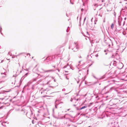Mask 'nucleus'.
I'll use <instances>...</instances> for the list:
<instances>
[{
  "label": "nucleus",
  "instance_id": "f257e3e1",
  "mask_svg": "<svg viewBox=\"0 0 127 127\" xmlns=\"http://www.w3.org/2000/svg\"><path fill=\"white\" fill-rule=\"evenodd\" d=\"M69 49H71L72 50L74 49L73 51L74 52L77 51L79 49L78 43L76 42H74L72 43L71 45L69 46Z\"/></svg>",
  "mask_w": 127,
  "mask_h": 127
},
{
  "label": "nucleus",
  "instance_id": "f03ea898",
  "mask_svg": "<svg viewBox=\"0 0 127 127\" xmlns=\"http://www.w3.org/2000/svg\"><path fill=\"white\" fill-rule=\"evenodd\" d=\"M50 90V89H49L48 88H46V89H44L42 90H41L39 91V92L41 94H43V95H44L43 97H51V96H48L47 95H45L46 94H48V91Z\"/></svg>",
  "mask_w": 127,
  "mask_h": 127
},
{
  "label": "nucleus",
  "instance_id": "7ed1b4c3",
  "mask_svg": "<svg viewBox=\"0 0 127 127\" xmlns=\"http://www.w3.org/2000/svg\"><path fill=\"white\" fill-rule=\"evenodd\" d=\"M67 120H68V121H70V119L68 118H66L64 120V123L65 125V126H67V127H69L70 126V125L68 124H67V122H65V121H66Z\"/></svg>",
  "mask_w": 127,
  "mask_h": 127
},
{
  "label": "nucleus",
  "instance_id": "20e7f679",
  "mask_svg": "<svg viewBox=\"0 0 127 127\" xmlns=\"http://www.w3.org/2000/svg\"><path fill=\"white\" fill-rule=\"evenodd\" d=\"M125 21H121L120 20L118 21L119 25L120 26H123L125 24Z\"/></svg>",
  "mask_w": 127,
  "mask_h": 127
},
{
  "label": "nucleus",
  "instance_id": "39448f33",
  "mask_svg": "<svg viewBox=\"0 0 127 127\" xmlns=\"http://www.w3.org/2000/svg\"><path fill=\"white\" fill-rule=\"evenodd\" d=\"M117 104H116L114 103L113 105L111 107L109 108L110 109H117L118 108V106H117Z\"/></svg>",
  "mask_w": 127,
  "mask_h": 127
},
{
  "label": "nucleus",
  "instance_id": "423d86ee",
  "mask_svg": "<svg viewBox=\"0 0 127 127\" xmlns=\"http://www.w3.org/2000/svg\"><path fill=\"white\" fill-rule=\"evenodd\" d=\"M33 111L31 109H30V111L27 112L26 114V115L27 116L28 115H30L31 116L33 115Z\"/></svg>",
  "mask_w": 127,
  "mask_h": 127
},
{
  "label": "nucleus",
  "instance_id": "0eeeda50",
  "mask_svg": "<svg viewBox=\"0 0 127 127\" xmlns=\"http://www.w3.org/2000/svg\"><path fill=\"white\" fill-rule=\"evenodd\" d=\"M124 66V65L122 63H120L119 64L118 66V68L120 69H122Z\"/></svg>",
  "mask_w": 127,
  "mask_h": 127
},
{
  "label": "nucleus",
  "instance_id": "6e6552de",
  "mask_svg": "<svg viewBox=\"0 0 127 127\" xmlns=\"http://www.w3.org/2000/svg\"><path fill=\"white\" fill-rule=\"evenodd\" d=\"M114 100H111L109 102V105L111 107L114 103Z\"/></svg>",
  "mask_w": 127,
  "mask_h": 127
},
{
  "label": "nucleus",
  "instance_id": "1a4fd4ad",
  "mask_svg": "<svg viewBox=\"0 0 127 127\" xmlns=\"http://www.w3.org/2000/svg\"><path fill=\"white\" fill-rule=\"evenodd\" d=\"M42 69L44 71V72H53L54 71V70H46L43 69Z\"/></svg>",
  "mask_w": 127,
  "mask_h": 127
},
{
  "label": "nucleus",
  "instance_id": "9d476101",
  "mask_svg": "<svg viewBox=\"0 0 127 127\" xmlns=\"http://www.w3.org/2000/svg\"><path fill=\"white\" fill-rule=\"evenodd\" d=\"M118 122H115L114 123V126L113 127H119V125L118 124Z\"/></svg>",
  "mask_w": 127,
  "mask_h": 127
},
{
  "label": "nucleus",
  "instance_id": "9b49d317",
  "mask_svg": "<svg viewBox=\"0 0 127 127\" xmlns=\"http://www.w3.org/2000/svg\"><path fill=\"white\" fill-rule=\"evenodd\" d=\"M92 6L93 8H94V10H95L96 9V7L98 6V5L96 3L93 5Z\"/></svg>",
  "mask_w": 127,
  "mask_h": 127
},
{
  "label": "nucleus",
  "instance_id": "f8f14e48",
  "mask_svg": "<svg viewBox=\"0 0 127 127\" xmlns=\"http://www.w3.org/2000/svg\"><path fill=\"white\" fill-rule=\"evenodd\" d=\"M114 87H112L110 88V89H109V91H108L106 92L105 93V94H107L109 92H111V91L112 90H114Z\"/></svg>",
  "mask_w": 127,
  "mask_h": 127
},
{
  "label": "nucleus",
  "instance_id": "ddd939ff",
  "mask_svg": "<svg viewBox=\"0 0 127 127\" xmlns=\"http://www.w3.org/2000/svg\"><path fill=\"white\" fill-rule=\"evenodd\" d=\"M59 100V99H57L55 102V108H57V106L58 105V104H57V101H58Z\"/></svg>",
  "mask_w": 127,
  "mask_h": 127
},
{
  "label": "nucleus",
  "instance_id": "4468645a",
  "mask_svg": "<svg viewBox=\"0 0 127 127\" xmlns=\"http://www.w3.org/2000/svg\"><path fill=\"white\" fill-rule=\"evenodd\" d=\"M31 83V82H29L28 83H27V84L24 87V88H23V89H24L27 86H29V85H30V84Z\"/></svg>",
  "mask_w": 127,
  "mask_h": 127
},
{
  "label": "nucleus",
  "instance_id": "2eb2a0df",
  "mask_svg": "<svg viewBox=\"0 0 127 127\" xmlns=\"http://www.w3.org/2000/svg\"><path fill=\"white\" fill-rule=\"evenodd\" d=\"M87 107V106H84L82 107H81L79 109H78V110H81L82 109H84L85 108H86Z\"/></svg>",
  "mask_w": 127,
  "mask_h": 127
},
{
  "label": "nucleus",
  "instance_id": "dca6fc26",
  "mask_svg": "<svg viewBox=\"0 0 127 127\" xmlns=\"http://www.w3.org/2000/svg\"><path fill=\"white\" fill-rule=\"evenodd\" d=\"M118 52V51H116V53L115 54H113L112 55V56H114V57H115V58H116V56H117V52Z\"/></svg>",
  "mask_w": 127,
  "mask_h": 127
},
{
  "label": "nucleus",
  "instance_id": "f3484780",
  "mask_svg": "<svg viewBox=\"0 0 127 127\" xmlns=\"http://www.w3.org/2000/svg\"><path fill=\"white\" fill-rule=\"evenodd\" d=\"M114 27V24L113 23H112L111 24V29L112 30H113V29Z\"/></svg>",
  "mask_w": 127,
  "mask_h": 127
},
{
  "label": "nucleus",
  "instance_id": "a211bd4d",
  "mask_svg": "<svg viewBox=\"0 0 127 127\" xmlns=\"http://www.w3.org/2000/svg\"><path fill=\"white\" fill-rule=\"evenodd\" d=\"M81 15L80 16V20H79V23L80 24H81Z\"/></svg>",
  "mask_w": 127,
  "mask_h": 127
},
{
  "label": "nucleus",
  "instance_id": "6ab92c4d",
  "mask_svg": "<svg viewBox=\"0 0 127 127\" xmlns=\"http://www.w3.org/2000/svg\"><path fill=\"white\" fill-rule=\"evenodd\" d=\"M74 0H70V3L72 4H74L73 2V1H74Z\"/></svg>",
  "mask_w": 127,
  "mask_h": 127
},
{
  "label": "nucleus",
  "instance_id": "aec40b11",
  "mask_svg": "<svg viewBox=\"0 0 127 127\" xmlns=\"http://www.w3.org/2000/svg\"><path fill=\"white\" fill-rule=\"evenodd\" d=\"M0 32L1 33V34H2V35H3V33H2L1 32V30L2 29V28H1V26H0Z\"/></svg>",
  "mask_w": 127,
  "mask_h": 127
},
{
  "label": "nucleus",
  "instance_id": "412c9836",
  "mask_svg": "<svg viewBox=\"0 0 127 127\" xmlns=\"http://www.w3.org/2000/svg\"><path fill=\"white\" fill-rule=\"evenodd\" d=\"M28 73H27L25 74V77H26L28 75Z\"/></svg>",
  "mask_w": 127,
  "mask_h": 127
},
{
  "label": "nucleus",
  "instance_id": "4be33fe9",
  "mask_svg": "<svg viewBox=\"0 0 127 127\" xmlns=\"http://www.w3.org/2000/svg\"><path fill=\"white\" fill-rule=\"evenodd\" d=\"M86 17H85L84 19L83 24L84 23L85 21V20H86Z\"/></svg>",
  "mask_w": 127,
  "mask_h": 127
},
{
  "label": "nucleus",
  "instance_id": "5701e85b",
  "mask_svg": "<svg viewBox=\"0 0 127 127\" xmlns=\"http://www.w3.org/2000/svg\"><path fill=\"white\" fill-rule=\"evenodd\" d=\"M93 76L94 77V78H95L97 79V78L94 75H93Z\"/></svg>",
  "mask_w": 127,
  "mask_h": 127
},
{
  "label": "nucleus",
  "instance_id": "b1692460",
  "mask_svg": "<svg viewBox=\"0 0 127 127\" xmlns=\"http://www.w3.org/2000/svg\"><path fill=\"white\" fill-rule=\"evenodd\" d=\"M69 28V27H68L67 28V29L66 30V32H68V30Z\"/></svg>",
  "mask_w": 127,
  "mask_h": 127
},
{
  "label": "nucleus",
  "instance_id": "393cba45",
  "mask_svg": "<svg viewBox=\"0 0 127 127\" xmlns=\"http://www.w3.org/2000/svg\"><path fill=\"white\" fill-rule=\"evenodd\" d=\"M81 10L82 11H83L84 10V9H83V8H82L81 9Z\"/></svg>",
  "mask_w": 127,
  "mask_h": 127
},
{
  "label": "nucleus",
  "instance_id": "a878e982",
  "mask_svg": "<svg viewBox=\"0 0 127 127\" xmlns=\"http://www.w3.org/2000/svg\"><path fill=\"white\" fill-rule=\"evenodd\" d=\"M3 107V106H1L0 107V109H2Z\"/></svg>",
  "mask_w": 127,
  "mask_h": 127
},
{
  "label": "nucleus",
  "instance_id": "bb28decb",
  "mask_svg": "<svg viewBox=\"0 0 127 127\" xmlns=\"http://www.w3.org/2000/svg\"><path fill=\"white\" fill-rule=\"evenodd\" d=\"M108 51V50H104V52H107V51Z\"/></svg>",
  "mask_w": 127,
  "mask_h": 127
},
{
  "label": "nucleus",
  "instance_id": "cd10ccee",
  "mask_svg": "<svg viewBox=\"0 0 127 127\" xmlns=\"http://www.w3.org/2000/svg\"><path fill=\"white\" fill-rule=\"evenodd\" d=\"M65 89H63L62 90V91H65Z\"/></svg>",
  "mask_w": 127,
  "mask_h": 127
},
{
  "label": "nucleus",
  "instance_id": "c85d7f7f",
  "mask_svg": "<svg viewBox=\"0 0 127 127\" xmlns=\"http://www.w3.org/2000/svg\"><path fill=\"white\" fill-rule=\"evenodd\" d=\"M89 26H90V27H91V28H92V25H89Z\"/></svg>",
  "mask_w": 127,
  "mask_h": 127
},
{
  "label": "nucleus",
  "instance_id": "c756f323",
  "mask_svg": "<svg viewBox=\"0 0 127 127\" xmlns=\"http://www.w3.org/2000/svg\"><path fill=\"white\" fill-rule=\"evenodd\" d=\"M107 45H108V46H109V47H110V45L109 44H107Z\"/></svg>",
  "mask_w": 127,
  "mask_h": 127
},
{
  "label": "nucleus",
  "instance_id": "7c9ffc66",
  "mask_svg": "<svg viewBox=\"0 0 127 127\" xmlns=\"http://www.w3.org/2000/svg\"><path fill=\"white\" fill-rule=\"evenodd\" d=\"M66 15L67 17H68V14H67V13L66 14Z\"/></svg>",
  "mask_w": 127,
  "mask_h": 127
},
{
  "label": "nucleus",
  "instance_id": "2f4dec72",
  "mask_svg": "<svg viewBox=\"0 0 127 127\" xmlns=\"http://www.w3.org/2000/svg\"><path fill=\"white\" fill-rule=\"evenodd\" d=\"M106 88V87H105L102 90H104V89H105V88Z\"/></svg>",
  "mask_w": 127,
  "mask_h": 127
},
{
  "label": "nucleus",
  "instance_id": "473e14b6",
  "mask_svg": "<svg viewBox=\"0 0 127 127\" xmlns=\"http://www.w3.org/2000/svg\"><path fill=\"white\" fill-rule=\"evenodd\" d=\"M125 10H126V9H127V7H125Z\"/></svg>",
  "mask_w": 127,
  "mask_h": 127
},
{
  "label": "nucleus",
  "instance_id": "72a5a7b5",
  "mask_svg": "<svg viewBox=\"0 0 127 127\" xmlns=\"http://www.w3.org/2000/svg\"><path fill=\"white\" fill-rule=\"evenodd\" d=\"M28 55H29V56H30V54L29 53H28L27 54V55L28 56Z\"/></svg>",
  "mask_w": 127,
  "mask_h": 127
},
{
  "label": "nucleus",
  "instance_id": "f704fd0d",
  "mask_svg": "<svg viewBox=\"0 0 127 127\" xmlns=\"http://www.w3.org/2000/svg\"><path fill=\"white\" fill-rule=\"evenodd\" d=\"M53 92V93H50V94H53L55 93H56V92Z\"/></svg>",
  "mask_w": 127,
  "mask_h": 127
},
{
  "label": "nucleus",
  "instance_id": "c9c22d12",
  "mask_svg": "<svg viewBox=\"0 0 127 127\" xmlns=\"http://www.w3.org/2000/svg\"><path fill=\"white\" fill-rule=\"evenodd\" d=\"M5 91V92H8L9 91Z\"/></svg>",
  "mask_w": 127,
  "mask_h": 127
},
{
  "label": "nucleus",
  "instance_id": "e433bc0d",
  "mask_svg": "<svg viewBox=\"0 0 127 127\" xmlns=\"http://www.w3.org/2000/svg\"><path fill=\"white\" fill-rule=\"evenodd\" d=\"M104 0H102V2H104Z\"/></svg>",
  "mask_w": 127,
  "mask_h": 127
},
{
  "label": "nucleus",
  "instance_id": "4c0bfd02",
  "mask_svg": "<svg viewBox=\"0 0 127 127\" xmlns=\"http://www.w3.org/2000/svg\"><path fill=\"white\" fill-rule=\"evenodd\" d=\"M66 78L67 79H69L68 78H67V76H66Z\"/></svg>",
  "mask_w": 127,
  "mask_h": 127
},
{
  "label": "nucleus",
  "instance_id": "58836bf2",
  "mask_svg": "<svg viewBox=\"0 0 127 127\" xmlns=\"http://www.w3.org/2000/svg\"><path fill=\"white\" fill-rule=\"evenodd\" d=\"M126 18H126V17L125 18H124V20H126Z\"/></svg>",
  "mask_w": 127,
  "mask_h": 127
},
{
  "label": "nucleus",
  "instance_id": "ea45409f",
  "mask_svg": "<svg viewBox=\"0 0 127 127\" xmlns=\"http://www.w3.org/2000/svg\"><path fill=\"white\" fill-rule=\"evenodd\" d=\"M72 99L71 98V99L70 100V101H72Z\"/></svg>",
  "mask_w": 127,
  "mask_h": 127
},
{
  "label": "nucleus",
  "instance_id": "a19ab883",
  "mask_svg": "<svg viewBox=\"0 0 127 127\" xmlns=\"http://www.w3.org/2000/svg\"><path fill=\"white\" fill-rule=\"evenodd\" d=\"M116 15V13L115 12H114V15L115 16Z\"/></svg>",
  "mask_w": 127,
  "mask_h": 127
},
{
  "label": "nucleus",
  "instance_id": "79ce46f5",
  "mask_svg": "<svg viewBox=\"0 0 127 127\" xmlns=\"http://www.w3.org/2000/svg\"><path fill=\"white\" fill-rule=\"evenodd\" d=\"M25 70H27V71H28V69H26V70H25Z\"/></svg>",
  "mask_w": 127,
  "mask_h": 127
},
{
  "label": "nucleus",
  "instance_id": "37998d69",
  "mask_svg": "<svg viewBox=\"0 0 127 127\" xmlns=\"http://www.w3.org/2000/svg\"><path fill=\"white\" fill-rule=\"evenodd\" d=\"M57 70H58V71L59 72H60V70H59V69H57Z\"/></svg>",
  "mask_w": 127,
  "mask_h": 127
},
{
  "label": "nucleus",
  "instance_id": "c03bdc74",
  "mask_svg": "<svg viewBox=\"0 0 127 127\" xmlns=\"http://www.w3.org/2000/svg\"><path fill=\"white\" fill-rule=\"evenodd\" d=\"M79 81H77V83H79Z\"/></svg>",
  "mask_w": 127,
  "mask_h": 127
},
{
  "label": "nucleus",
  "instance_id": "a18cd8bd",
  "mask_svg": "<svg viewBox=\"0 0 127 127\" xmlns=\"http://www.w3.org/2000/svg\"><path fill=\"white\" fill-rule=\"evenodd\" d=\"M49 87H52V88H53V87L51 86H49Z\"/></svg>",
  "mask_w": 127,
  "mask_h": 127
},
{
  "label": "nucleus",
  "instance_id": "49530a36",
  "mask_svg": "<svg viewBox=\"0 0 127 127\" xmlns=\"http://www.w3.org/2000/svg\"><path fill=\"white\" fill-rule=\"evenodd\" d=\"M64 67V68H66V66H65Z\"/></svg>",
  "mask_w": 127,
  "mask_h": 127
},
{
  "label": "nucleus",
  "instance_id": "de8ad7c7",
  "mask_svg": "<svg viewBox=\"0 0 127 127\" xmlns=\"http://www.w3.org/2000/svg\"><path fill=\"white\" fill-rule=\"evenodd\" d=\"M65 115L64 117V118H65Z\"/></svg>",
  "mask_w": 127,
  "mask_h": 127
},
{
  "label": "nucleus",
  "instance_id": "09e8293b",
  "mask_svg": "<svg viewBox=\"0 0 127 127\" xmlns=\"http://www.w3.org/2000/svg\"><path fill=\"white\" fill-rule=\"evenodd\" d=\"M48 57H47L46 59V60H47V59H48Z\"/></svg>",
  "mask_w": 127,
  "mask_h": 127
},
{
  "label": "nucleus",
  "instance_id": "8fccbe9b",
  "mask_svg": "<svg viewBox=\"0 0 127 127\" xmlns=\"http://www.w3.org/2000/svg\"><path fill=\"white\" fill-rule=\"evenodd\" d=\"M54 81L55 82L56 81V80L55 79H54Z\"/></svg>",
  "mask_w": 127,
  "mask_h": 127
},
{
  "label": "nucleus",
  "instance_id": "3c124183",
  "mask_svg": "<svg viewBox=\"0 0 127 127\" xmlns=\"http://www.w3.org/2000/svg\"><path fill=\"white\" fill-rule=\"evenodd\" d=\"M53 67H54V68H55V66H52Z\"/></svg>",
  "mask_w": 127,
  "mask_h": 127
},
{
  "label": "nucleus",
  "instance_id": "603ef678",
  "mask_svg": "<svg viewBox=\"0 0 127 127\" xmlns=\"http://www.w3.org/2000/svg\"><path fill=\"white\" fill-rule=\"evenodd\" d=\"M81 71L80 70H79V72Z\"/></svg>",
  "mask_w": 127,
  "mask_h": 127
},
{
  "label": "nucleus",
  "instance_id": "864d4df0",
  "mask_svg": "<svg viewBox=\"0 0 127 127\" xmlns=\"http://www.w3.org/2000/svg\"><path fill=\"white\" fill-rule=\"evenodd\" d=\"M70 110V109H67V111H68V110Z\"/></svg>",
  "mask_w": 127,
  "mask_h": 127
},
{
  "label": "nucleus",
  "instance_id": "5fc2aeb1",
  "mask_svg": "<svg viewBox=\"0 0 127 127\" xmlns=\"http://www.w3.org/2000/svg\"><path fill=\"white\" fill-rule=\"evenodd\" d=\"M107 53H105V55H107Z\"/></svg>",
  "mask_w": 127,
  "mask_h": 127
},
{
  "label": "nucleus",
  "instance_id": "6e6d98bb",
  "mask_svg": "<svg viewBox=\"0 0 127 127\" xmlns=\"http://www.w3.org/2000/svg\"><path fill=\"white\" fill-rule=\"evenodd\" d=\"M78 16L77 17V19H78Z\"/></svg>",
  "mask_w": 127,
  "mask_h": 127
},
{
  "label": "nucleus",
  "instance_id": "4d7b16f0",
  "mask_svg": "<svg viewBox=\"0 0 127 127\" xmlns=\"http://www.w3.org/2000/svg\"><path fill=\"white\" fill-rule=\"evenodd\" d=\"M107 41V40H106L105 41V42L106 43H107V42H106Z\"/></svg>",
  "mask_w": 127,
  "mask_h": 127
},
{
  "label": "nucleus",
  "instance_id": "13d9d810",
  "mask_svg": "<svg viewBox=\"0 0 127 127\" xmlns=\"http://www.w3.org/2000/svg\"><path fill=\"white\" fill-rule=\"evenodd\" d=\"M1 47L0 46V49L1 48Z\"/></svg>",
  "mask_w": 127,
  "mask_h": 127
},
{
  "label": "nucleus",
  "instance_id": "bf43d9fd",
  "mask_svg": "<svg viewBox=\"0 0 127 127\" xmlns=\"http://www.w3.org/2000/svg\"><path fill=\"white\" fill-rule=\"evenodd\" d=\"M109 40V41L110 42H111V41L110 40Z\"/></svg>",
  "mask_w": 127,
  "mask_h": 127
},
{
  "label": "nucleus",
  "instance_id": "052dcab7",
  "mask_svg": "<svg viewBox=\"0 0 127 127\" xmlns=\"http://www.w3.org/2000/svg\"><path fill=\"white\" fill-rule=\"evenodd\" d=\"M70 20V19H68V21H69V20Z\"/></svg>",
  "mask_w": 127,
  "mask_h": 127
},
{
  "label": "nucleus",
  "instance_id": "680f3d73",
  "mask_svg": "<svg viewBox=\"0 0 127 127\" xmlns=\"http://www.w3.org/2000/svg\"><path fill=\"white\" fill-rule=\"evenodd\" d=\"M61 103H63V102H61Z\"/></svg>",
  "mask_w": 127,
  "mask_h": 127
},
{
  "label": "nucleus",
  "instance_id": "e2e57ef3",
  "mask_svg": "<svg viewBox=\"0 0 127 127\" xmlns=\"http://www.w3.org/2000/svg\"><path fill=\"white\" fill-rule=\"evenodd\" d=\"M22 92H23V91H22Z\"/></svg>",
  "mask_w": 127,
  "mask_h": 127
},
{
  "label": "nucleus",
  "instance_id": "0e129e2a",
  "mask_svg": "<svg viewBox=\"0 0 127 127\" xmlns=\"http://www.w3.org/2000/svg\"><path fill=\"white\" fill-rule=\"evenodd\" d=\"M33 57H32V59H33Z\"/></svg>",
  "mask_w": 127,
  "mask_h": 127
},
{
  "label": "nucleus",
  "instance_id": "69168bd1",
  "mask_svg": "<svg viewBox=\"0 0 127 127\" xmlns=\"http://www.w3.org/2000/svg\"><path fill=\"white\" fill-rule=\"evenodd\" d=\"M98 56V55H96V56Z\"/></svg>",
  "mask_w": 127,
  "mask_h": 127
},
{
  "label": "nucleus",
  "instance_id": "338daca9",
  "mask_svg": "<svg viewBox=\"0 0 127 127\" xmlns=\"http://www.w3.org/2000/svg\"><path fill=\"white\" fill-rule=\"evenodd\" d=\"M98 56V55H96V56Z\"/></svg>",
  "mask_w": 127,
  "mask_h": 127
},
{
  "label": "nucleus",
  "instance_id": "774afa93",
  "mask_svg": "<svg viewBox=\"0 0 127 127\" xmlns=\"http://www.w3.org/2000/svg\"><path fill=\"white\" fill-rule=\"evenodd\" d=\"M90 127V126H89V127Z\"/></svg>",
  "mask_w": 127,
  "mask_h": 127
}]
</instances>
